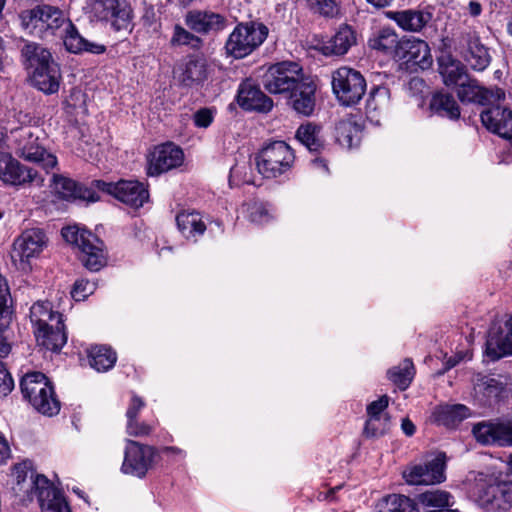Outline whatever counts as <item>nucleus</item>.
Returning <instances> with one entry per match:
<instances>
[{"label": "nucleus", "instance_id": "obj_1", "mask_svg": "<svg viewBox=\"0 0 512 512\" xmlns=\"http://www.w3.org/2000/svg\"><path fill=\"white\" fill-rule=\"evenodd\" d=\"M19 18L22 28L27 33L41 39L59 37L71 53L102 54L106 50L105 45L82 37L71 20L57 7L37 5L22 11Z\"/></svg>", "mask_w": 512, "mask_h": 512}, {"label": "nucleus", "instance_id": "obj_2", "mask_svg": "<svg viewBox=\"0 0 512 512\" xmlns=\"http://www.w3.org/2000/svg\"><path fill=\"white\" fill-rule=\"evenodd\" d=\"M22 57L30 68L33 85L45 94L56 93L59 89L61 73L49 50L33 42L26 43L21 50Z\"/></svg>", "mask_w": 512, "mask_h": 512}, {"label": "nucleus", "instance_id": "obj_3", "mask_svg": "<svg viewBox=\"0 0 512 512\" xmlns=\"http://www.w3.org/2000/svg\"><path fill=\"white\" fill-rule=\"evenodd\" d=\"M61 234L67 243L79 249V259L90 271L97 272L106 264L104 243L92 232L68 226L62 229Z\"/></svg>", "mask_w": 512, "mask_h": 512}, {"label": "nucleus", "instance_id": "obj_4", "mask_svg": "<svg viewBox=\"0 0 512 512\" xmlns=\"http://www.w3.org/2000/svg\"><path fill=\"white\" fill-rule=\"evenodd\" d=\"M23 396L40 413L47 416L60 411V402L55 397L53 387L41 372L26 374L20 383Z\"/></svg>", "mask_w": 512, "mask_h": 512}, {"label": "nucleus", "instance_id": "obj_5", "mask_svg": "<svg viewBox=\"0 0 512 512\" xmlns=\"http://www.w3.org/2000/svg\"><path fill=\"white\" fill-rule=\"evenodd\" d=\"M258 172L267 179L289 172L295 162L294 150L284 141L266 144L256 155Z\"/></svg>", "mask_w": 512, "mask_h": 512}, {"label": "nucleus", "instance_id": "obj_6", "mask_svg": "<svg viewBox=\"0 0 512 512\" xmlns=\"http://www.w3.org/2000/svg\"><path fill=\"white\" fill-rule=\"evenodd\" d=\"M331 79L333 93L343 106L359 103L366 92L364 76L353 68L342 66L332 72Z\"/></svg>", "mask_w": 512, "mask_h": 512}, {"label": "nucleus", "instance_id": "obj_7", "mask_svg": "<svg viewBox=\"0 0 512 512\" xmlns=\"http://www.w3.org/2000/svg\"><path fill=\"white\" fill-rule=\"evenodd\" d=\"M268 35L262 23L239 24L230 34L225 48L228 54L240 59L252 53Z\"/></svg>", "mask_w": 512, "mask_h": 512}, {"label": "nucleus", "instance_id": "obj_8", "mask_svg": "<svg viewBox=\"0 0 512 512\" xmlns=\"http://www.w3.org/2000/svg\"><path fill=\"white\" fill-rule=\"evenodd\" d=\"M304 76L296 62L284 61L271 65L262 76L263 87L271 94L289 93Z\"/></svg>", "mask_w": 512, "mask_h": 512}, {"label": "nucleus", "instance_id": "obj_9", "mask_svg": "<svg viewBox=\"0 0 512 512\" xmlns=\"http://www.w3.org/2000/svg\"><path fill=\"white\" fill-rule=\"evenodd\" d=\"M456 50L475 71H484L491 62L488 48L482 44L478 33L472 29L460 31L455 40Z\"/></svg>", "mask_w": 512, "mask_h": 512}, {"label": "nucleus", "instance_id": "obj_10", "mask_svg": "<svg viewBox=\"0 0 512 512\" xmlns=\"http://www.w3.org/2000/svg\"><path fill=\"white\" fill-rule=\"evenodd\" d=\"M92 186L134 208L142 207L149 199L148 190L143 183L138 181L120 180L113 183L103 180H94Z\"/></svg>", "mask_w": 512, "mask_h": 512}, {"label": "nucleus", "instance_id": "obj_11", "mask_svg": "<svg viewBox=\"0 0 512 512\" xmlns=\"http://www.w3.org/2000/svg\"><path fill=\"white\" fill-rule=\"evenodd\" d=\"M156 449L134 440H127L121 471L137 478H144L153 467Z\"/></svg>", "mask_w": 512, "mask_h": 512}, {"label": "nucleus", "instance_id": "obj_12", "mask_svg": "<svg viewBox=\"0 0 512 512\" xmlns=\"http://www.w3.org/2000/svg\"><path fill=\"white\" fill-rule=\"evenodd\" d=\"M446 455L438 453L424 464H415L403 471V477L410 485H433L445 480Z\"/></svg>", "mask_w": 512, "mask_h": 512}, {"label": "nucleus", "instance_id": "obj_13", "mask_svg": "<svg viewBox=\"0 0 512 512\" xmlns=\"http://www.w3.org/2000/svg\"><path fill=\"white\" fill-rule=\"evenodd\" d=\"M469 491L483 507L498 509L500 483L492 474L470 472L467 476Z\"/></svg>", "mask_w": 512, "mask_h": 512}, {"label": "nucleus", "instance_id": "obj_14", "mask_svg": "<svg viewBox=\"0 0 512 512\" xmlns=\"http://www.w3.org/2000/svg\"><path fill=\"white\" fill-rule=\"evenodd\" d=\"M14 475L16 484L13 486V491L23 502L32 501L34 496L39 500L42 491L53 487L44 475H35L27 463L15 465Z\"/></svg>", "mask_w": 512, "mask_h": 512}, {"label": "nucleus", "instance_id": "obj_15", "mask_svg": "<svg viewBox=\"0 0 512 512\" xmlns=\"http://www.w3.org/2000/svg\"><path fill=\"white\" fill-rule=\"evenodd\" d=\"M184 154L180 147L165 143L154 147L147 155V174L159 176L182 165Z\"/></svg>", "mask_w": 512, "mask_h": 512}, {"label": "nucleus", "instance_id": "obj_16", "mask_svg": "<svg viewBox=\"0 0 512 512\" xmlns=\"http://www.w3.org/2000/svg\"><path fill=\"white\" fill-rule=\"evenodd\" d=\"M0 180L14 186L33 182L43 183L36 170L22 165L10 153L4 151H0Z\"/></svg>", "mask_w": 512, "mask_h": 512}, {"label": "nucleus", "instance_id": "obj_17", "mask_svg": "<svg viewBox=\"0 0 512 512\" xmlns=\"http://www.w3.org/2000/svg\"><path fill=\"white\" fill-rule=\"evenodd\" d=\"M396 56L403 61L408 68L425 70L432 66L433 58L429 45L417 38L400 41L396 50Z\"/></svg>", "mask_w": 512, "mask_h": 512}, {"label": "nucleus", "instance_id": "obj_18", "mask_svg": "<svg viewBox=\"0 0 512 512\" xmlns=\"http://www.w3.org/2000/svg\"><path fill=\"white\" fill-rule=\"evenodd\" d=\"M472 433L483 445L512 446V422H479Z\"/></svg>", "mask_w": 512, "mask_h": 512}, {"label": "nucleus", "instance_id": "obj_19", "mask_svg": "<svg viewBox=\"0 0 512 512\" xmlns=\"http://www.w3.org/2000/svg\"><path fill=\"white\" fill-rule=\"evenodd\" d=\"M174 74L183 87L199 86L208 76L207 61L203 56H187L177 65Z\"/></svg>", "mask_w": 512, "mask_h": 512}, {"label": "nucleus", "instance_id": "obj_20", "mask_svg": "<svg viewBox=\"0 0 512 512\" xmlns=\"http://www.w3.org/2000/svg\"><path fill=\"white\" fill-rule=\"evenodd\" d=\"M486 355L493 361L512 354V317L501 327H492L486 340Z\"/></svg>", "mask_w": 512, "mask_h": 512}, {"label": "nucleus", "instance_id": "obj_21", "mask_svg": "<svg viewBox=\"0 0 512 512\" xmlns=\"http://www.w3.org/2000/svg\"><path fill=\"white\" fill-rule=\"evenodd\" d=\"M46 244L47 238L42 230H26L15 240L12 257L28 261L30 258L38 256Z\"/></svg>", "mask_w": 512, "mask_h": 512}, {"label": "nucleus", "instance_id": "obj_22", "mask_svg": "<svg viewBox=\"0 0 512 512\" xmlns=\"http://www.w3.org/2000/svg\"><path fill=\"white\" fill-rule=\"evenodd\" d=\"M483 125L500 137L512 140V111L501 106H493L481 113Z\"/></svg>", "mask_w": 512, "mask_h": 512}, {"label": "nucleus", "instance_id": "obj_23", "mask_svg": "<svg viewBox=\"0 0 512 512\" xmlns=\"http://www.w3.org/2000/svg\"><path fill=\"white\" fill-rule=\"evenodd\" d=\"M316 85L309 78L303 76L295 87L289 92L292 108L304 116H309L315 108Z\"/></svg>", "mask_w": 512, "mask_h": 512}, {"label": "nucleus", "instance_id": "obj_24", "mask_svg": "<svg viewBox=\"0 0 512 512\" xmlns=\"http://www.w3.org/2000/svg\"><path fill=\"white\" fill-rule=\"evenodd\" d=\"M16 154L27 161L40 164L47 171L57 164L56 156L41 147L38 138H34L31 133H27L24 139L20 140Z\"/></svg>", "mask_w": 512, "mask_h": 512}, {"label": "nucleus", "instance_id": "obj_25", "mask_svg": "<svg viewBox=\"0 0 512 512\" xmlns=\"http://www.w3.org/2000/svg\"><path fill=\"white\" fill-rule=\"evenodd\" d=\"M51 182L55 193L65 200L79 199L88 202L99 200V196L92 188L77 185L75 181L62 175L54 174Z\"/></svg>", "mask_w": 512, "mask_h": 512}, {"label": "nucleus", "instance_id": "obj_26", "mask_svg": "<svg viewBox=\"0 0 512 512\" xmlns=\"http://www.w3.org/2000/svg\"><path fill=\"white\" fill-rule=\"evenodd\" d=\"M238 103L246 110L269 112L273 107V101L265 95L261 89L251 81H244L238 90Z\"/></svg>", "mask_w": 512, "mask_h": 512}, {"label": "nucleus", "instance_id": "obj_27", "mask_svg": "<svg viewBox=\"0 0 512 512\" xmlns=\"http://www.w3.org/2000/svg\"><path fill=\"white\" fill-rule=\"evenodd\" d=\"M186 25L197 33L207 34L225 27L224 16L211 11L192 10L185 16Z\"/></svg>", "mask_w": 512, "mask_h": 512}, {"label": "nucleus", "instance_id": "obj_28", "mask_svg": "<svg viewBox=\"0 0 512 512\" xmlns=\"http://www.w3.org/2000/svg\"><path fill=\"white\" fill-rule=\"evenodd\" d=\"M11 295L6 279L0 275V358H5L11 352L5 331L12 321V311L9 305Z\"/></svg>", "mask_w": 512, "mask_h": 512}, {"label": "nucleus", "instance_id": "obj_29", "mask_svg": "<svg viewBox=\"0 0 512 512\" xmlns=\"http://www.w3.org/2000/svg\"><path fill=\"white\" fill-rule=\"evenodd\" d=\"M505 389V385L496 378L478 375L474 382L475 397L483 405L496 402Z\"/></svg>", "mask_w": 512, "mask_h": 512}, {"label": "nucleus", "instance_id": "obj_30", "mask_svg": "<svg viewBox=\"0 0 512 512\" xmlns=\"http://www.w3.org/2000/svg\"><path fill=\"white\" fill-rule=\"evenodd\" d=\"M389 17L405 31L419 32L430 21L431 14L420 10H403L390 12Z\"/></svg>", "mask_w": 512, "mask_h": 512}, {"label": "nucleus", "instance_id": "obj_31", "mask_svg": "<svg viewBox=\"0 0 512 512\" xmlns=\"http://www.w3.org/2000/svg\"><path fill=\"white\" fill-rule=\"evenodd\" d=\"M37 343L51 351L60 350L67 342L64 323L56 325L52 323L42 330L34 331Z\"/></svg>", "mask_w": 512, "mask_h": 512}, {"label": "nucleus", "instance_id": "obj_32", "mask_svg": "<svg viewBox=\"0 0 512 512\" xmlns=\"http://www.w3.org/2000/svg\"><path fill=\"white\" fill-rule=\"evenodd\" d=\"M178 229L187 239H197L206 230L205 222L199 212L182 211L176 217Z\"/></svg>", "mask_w": 512, "mask_h": 512}, {"label": "nucleus", "instance_id": "obj_33", "mask_svg": "<svg viewBox=\"0 0 512 512\" xmlns=\"http://www.w3.org/2000/svg\"><path fill=\"white\" fill-rule=\"evenodd\" d=\"M439 73L445 85H456L463 78H467L465 66L450 54L438 58Z\"/></svg>", "mask_w": 512, "mask_h": 512}, {"label": "nucleus", "instance_id": "obj_34", "mask_svg": "<svg viewBox=\"0 0 512 512\" xmlns=\"http://www.w3.org/2000/svg\"><path fill=\"white\" fill-rule=\"evenodd\" d=\"M356 43L355 32L347 25L341 26L338 31L323 46L325 54L344 55Z\"/></svg>", "mask_w": 512, "mask_h": 512}, {"label": "nucleus", "instance_id": "obj_35", "mask_svg": "<svg viewBox=\"0 0 512 512\" xmlns=\"http://www.w3.org/2000/svg\"><path fill=\"white\" fill-rule=\"evenodd\" d=\"M30 320L34 326V331H39L52 323L61 325L63 318L60 313L52 311L49 303L38 302L30 309Z\"/></svg>", "mask_w": 512, "mask_h": 512}, {"label": "nucleus", "instance_id": "obj_36", "mask_svg": "<svg viewBox=\"0 0 512 512\" xmlns=\"http://www.w3.org/2000/svg\"><path fill=\"white\" fill-rule=\"evenodd\" d=\"M430 109L435 114L456 120L460 117V108L454 97L448 93H435L430 100Z\"/></svg>", "mask_w": 512, "mask_h": 512}, {"label": "nucleus", "instance_id": "obj_37", "mask_svg": "<svg viewBox=\"0 0 512 512\" xmlns=\"http://www.w3.org/2000/svg\"><path fill=\"white\" fill-rule=\"evenodd\" d=\"M457 95L462 102H474L484 104L489 100L490 92L481 87L475 79L466 78L457 89Z\"/></svg>", "mask_w": 512, "mask_h": 512}, {"label": "nucleus", "instance_id": "obj_38", "mask_svg": "<svg viewBox=\"0 0 512 512\" xmlns=\"http://www.w3.org/2000/svg\"><path fill=\"white\" fill-rule=\"evenodd\" d=\"M361 128L352 120H341L336 125V139L338 143L348 149L359 145Z\"/></svg>", "mask_w": 512, "mask_h": 512}, {"label": "nucleus", "instance_id": "obj_39", "mask_svg": "<svg viewBox=\"0 0 512 512\" xmlns=\"http://www.w3.org/2000/svg\"><path fill=\"white\" fill-rule=\"evenodd\" d=\"M296 138L311 152H318L324 146L321 127L313 123L300 125L296 131Z\"/></svg>", "mask_w": 512, "mask_h": 512}, {"label": "nucleus", "instance_id": "obj_40", "mask_svg": "<svg viewBox=\"0 0 512 512\" xmlns=\"http://www.w3.org/2000/svg\"><path fill=\"white\" fill-rule=\"evenodd\" d=\"M435 416L440 424L452 427L469 416V408L462 404L444 405L437 408Z\"/></svg>", "mask_w": 512, "mask_h": 512}, {"label": "nucleus", "instance_id": "obj_41", "mask_svg": "<svg viewBox=\"0 0 512 512\" xmlns=\"http://www.w3.org/2000/svg\"><path fill=\"white\" fill-rule=\"evenodd\" d=\"M89 362L92 368L98 372L111 369L117 360L116 353L106 346H95L89 351Z\"/></svg>", "mask_w": 512, "mask_h": 512}, {"label": "nucleus", "instance_id": "obj_42", "mask_svg": "<svg viewBox=\"0 0 512 512\" xmlns=\"http://www.w3.org/2000/svg\"><path fill=\"white\" fill-rule=\"evenodd\" d=\"M38 502L42 512H71L64 496L54 487L42 491Z\"/></svg>", "mask_w": 512, "mask_h": 512}, {"label": "nucleus", "instance_id": "obj_43", "mask_svg": "<svg viewBox=\"0 0 512 512\" xmlns=\"http://www.w3.org/2000/svg\"><path fill=\"white\" fill-rule=\"evenodd\" d=\"M376 512H419L416 503L407 496L393 494L387 496Z\"/></svg>", "mask_w": 512, "mask_h": 512}, {"label": "nucleus", "instance_id": "obj_44", "mask_svg": "<svg viewBox=\"0 0 512 512\" xmlns=\"http://www.w3.org/2000/svg\"><path fill=\"white\" fill-rule=\"evenodd\" d=\"M414 365L410 359H405L401 364L388 370L387 376L399 389L405 390L414 377Z\"/></svg>", "mask_w": 512, "mask_h": 512}, {"label": "nucleus", "instance_id": "obj_45", "mask_svg": "<svg viewBox=\"0 0 512 512\" xmlns=\"http://www.w3.org/2000/svg\"><path fill=\"white\" fill-rule=\"evenodd\" d=\"M370 46L378 51L390 53L397 50L399 46L397 34L389 28L382 29L377 36L370 39Z\"/></svg>", "mask_w": 512, "mask_h": 512}, {"label": "nucleus", "instance_id": "obj_46", "mask_svg": "<svg viewBox=\"0 0 512 512\" xmlns=\"http://www.w3.org/2000/svg\"><path fill=\"white\" fill-rule=\"evenodd\" d=\"M308 9L324 18H336L340 14V4L336 0H305Z\"/></svg>", "mask_w": 512, "mask_h": 512}, {"label": "nucleus", "instance_id": "obj_47", "mask_svg": "<svg viewBox=\"0 0 512 512\" xmlns=\"http://www.w3.org/2000/svg\"><path fill=\"white\" fill-rule=\"evenodd\" d=\"M450 493L443 490H429L419 495V501L427 507L435 509L447 508L453 505Z\"/></svg>", "mask_w": 512, "mask_h": 512}, {"label": "nucleus", "instance_id": "obj_48", "mask_svg": "<svg viewBox=\"0 0 512 512\" xmlns=\"http://www.w3.org/2000/svg\"><path fill=\"white\" fill-rule=\"evenodd\" d=\"M390 99V91L385 86H376L371 89L366 102L368 114L381 111L387 107Z\"/></svg>", "mask_w": 512, "mask_h": 512}, {"label": "nucleus", "instance_id": "obj_49", "mask_svg": "<svg viewBox=\"0 0 512 512\" xmlns=\"http://www.w3.org/2000/svg\"><path fill=\"white\" fill-rule=\"evenodd\" d=\"M390 428V416H382L376 418H367L364 435L368 438H376L383 436Z\"/></svg>", "mask_w": 512, "mask_h": 512}, {"label": "nucleus", "instance_id": "obj_50", "mask_svg": "<svg viewBox=\"0 0 512 512\" xmlns=\"http://www.w3.org/2000/svg\"><path fill=\"white\" fill-rule=\"evenodd\" d=\"M172 46L189 45L193 48L199 47L201 40L180 25H175L170 40Z\"/></svg>", "mask_w": 512, "mask_h": 512}, {"label": "nucleus", "instance_id": "obj_51", "mask_svg": "<svg viewBox=\"0 0 512 512\" xmlns=\"http://www.w3.org/2000/svg\"><path fill=\"white\" fill-rule=\"evenodd\" d=\"M95 285L87 280H77L71 290V296L76 301L84 300L89 295L93 294Z\"/></svg>", "mask_w": 512, "mask_h": 512}, {"label": "nucleus", "instance_id": "obj_52", "mask_svg": "<svg viewBox=\"0 0 512 512\" xmlns=\"http://www.w3.org/2000/svg\"><path fill=\"white\" fill-rule=\"evenodd\" d=\"M388 405L389 397L387 395H382L379 399L372 401L370 404H368L366 409L367 418L388 416V414L385 413Z\"/></svg>", "mask_w": 512, "mask_h": 512}, {"label": "nucleus", "instance_id": "obj_53", "mask_svg": "<svg viewBox=\"0 0 512 512\" xmlns=\"http://www.w3.org/2000/svg\"><path fill=\"white\" fill-rule=\"evenodd\" d=\"M512 508V481H501L498 509Z\"/></svg>", "mask_w": 512, "mask_h": 512}, {"label": "nucleus", "instance_id": "obj_54", "mask_svg": "<svg viewBox=\"0 0 512 512\" xmlns=\"http://www.w3.org/2000/svg\"><path fill=\"white\" fill-rule=\"evenodd\" d=\"M14 387V381L5 364L0 360V397L8 395Z\"/></svg>", "mask_w": 512, "mask_h": 512}, {"label": "nucleus", "instance_id": "obj_55", "mask_svg": "<svg viewBox=\"0 0 512 512\" xmlns=\"http://www.w3.org/2000/svg\"><path fill=\"white\" fill-rule=\"evenodd\" d=\"M126 431L130 436L142 437L147 436L152 431V426L146 423H140L136 420L127 421Z\"/></svg>", "mask_w": 512, "mask_h": 512}, {"label": "nucleus", "instance_id": "obj_56", "mask_svg": "<svg viewBox=\"0 0 512 512\" xmlns=\"http://www.w3.org/2000/svg\"><path fill=\"white\" fill-rule=\"evenodd\" d=\"M214 119L213 111L209 108H201L193 115V121L198 128H207Z\"/></svg>", "mask_w": 512, "mask_h": 512}, {"label": "nucleus", "instance_id": "obj_57", "mask_svg": "<svg viewBox=\"0 0 512 512\" xmlns=\"http://www.w3.org/2000/svg\"><path fill=\"white\" fill-rule=\"evenodd\" d=\"M270 218L271 216L267 209L261 204L254 205L252 211L250 212L251 221L257 224L267 223Z\"/></svg>", "mask_w": 512, "mask_h": 512}, {"label": "nucleus", "instance_id": "obj_58", "mask_svg": "<svg viewBox=\"0 0 512 512\" xmlns=\"http://www.w3.org/2000/svg\"><path fill=\"white\" fill-rule=\"evenodd\" d=\"M143 406L144 402L142 401V399H140L137 396H133L126 412L127 421L136 420L137 415Z\"/></svg>", "mask_w": 512, "mask_h": 512}, {"label": "nucleus", "instance_id": "obj_59", "mask_svg": "<svg viewBox=\"0 0 512 512\" xmlns=\"http://www.w3.org/2000/svg\"><path fill=\"white\" fill-rule=\"evenodd\" d=\"M10 447L7 440L0 435V465L5 463L10 457Z\"/></svg>", "mask_w": 512, "mask_h": 512}, {"label": "nucleus", "instance_id": "obj_60", "mask_svg": "<svg viewBox=\"0 0 512 512\" xmlns=\"http://www.w3.org/2000/svg\"><path fill=\"white\" fill-rule=\"evenodd\" d=\"M161 453L172 458L184 457L185 455L184 451L177 447H163Z\"/></svg>", "mask_w": 512, "mask_h": 512}, {"label": "nucleus", "instance_id": "obj_61", "mask_svg": "<svg viewBox=\"0 0 512 512\" xmlns=\"http://www.w3.org/2000/svg\"><path fill=\"white\" fill-rule=\"evenodd\" d=\"M401 429L406 436L414 435L416 427L409 418H404L401 423Z\"/></svg>", "mask_w": 512, "mask_h": 512}, {"label": "nucleus", "instance_id": "obj_62", "mask_svg": "<svg viewBox=\"0 0 512 512\" xmlns=\"http://www.w3.org/2000/svg\"><path fill=\"white\" fill-rule=\"evenodd\" d=\"M467 9L469 14L473 17L479 16L482 12V6L477 1H470Z\"/></svg>", "mask_w": 512, "mask_h": 512}, {"label": "nucleus", "instance_id": "obj_63", "mask_svg": "<svg viewBox=\"0 0 512 512\" xmlns=\"http://www.w3.org/2000/svg\"><path fill=\"white\" fill-rule=\"evenodd\" d=\"M394 0H367L368 3L372 4L377 8H384L390 6Z\"/></svg>", "mask_w": 512, "mask_h": 512}, {"label": "nucleus", "instance_id": "obj_64", "mask_svg": "<svg viewBox=\"0 0 512 512\" xmlns=\"http://www.w3.org/2000/svg\"><path fill=\"white\" fill-rule=\"evenodd\" d=\"M112 25L117 29H128L130 26V21L128 18L121 19V22H118L117 20L112 22Z\"/></svg>", "mask_w": 512, "mask_h": 512}]
</instances>
